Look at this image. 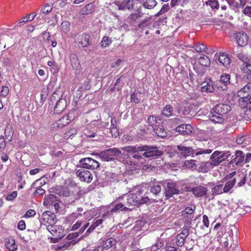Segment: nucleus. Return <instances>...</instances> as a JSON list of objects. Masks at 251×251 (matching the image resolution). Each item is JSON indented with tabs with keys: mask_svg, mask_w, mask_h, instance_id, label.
I'll return each mask as SVG.
<instances>
[{
	"mask_svg": "<svg viewBox=\"0 0 251 251\" xmlns=\"http://www.w3.org/2000/svg\"><path fill=\"white\" fill-rule=\"evenodd\" d=\"M230 110V106L228 104L223 103L217 104L211 110L209 120L215 123H222L224 122V115Z\"/></svg>",
	"mask_w": 251,
	"mask_h": 251,
	"instance_id": "f257e3e1",
	"label": "nucleus"
},
{
	"mask_svg": "<svg viewBox=\"0 0 251 251\" xmlns=\"http://www.w3.org/2000/svg\"><path fill=\"white\" fill-rule=\"evenodd\" d=\"M177 149L180 151L179 154L183 156L202 155V157L204 156L205 154H209L212 152L210 149H197L195 150L191 147H186L182 145L177 146Z\"/></svg>",
	"mask_w": 251,
	"mask_h": 251,
	"instance_id": "f03ea898",
	"label": "nucleus"
},
{
	"mask_svg": "<svg viewBox=\"0 0 251 251\" xmlns=\"http://www.w3.org/2000/svg\"><path fill=\"white\" fill-rule=\"evenodd\" d=\"M230 154L228 151L225 152L223 151H215L210 156V161L205 163L206 167L215 166L220 164L223 161L229 156ZM213 167H211L212 168Z\"/></svg>",
	"mask_w": 251,
	"mask_h": 251,
	"instance_id": "7ed1b4c3",
	"label": "nucleus"
},
{
	"mask_svg": "<svg viewBox=\"0 0 251 251\" xmlns=\"http://www.w3.org/2000/svg\"><path fill=\"white\" fill-rule=\"evenodd\" d=\"M164 194L167 199H169L174 195L179 194V187L178 184L172 180H166L163 182Z\"/></svg>",
	"mask_w": 251,
	"mask_h": 251,
	"instance_id": "20e7f679",
	"label": "nucleus"
},
{
	"mask_svg": "<svg viewBox=\"0 0 251 251\" xmlns=\"http://www.w3.org/2000/svg\"><path fill=\"white\" fill-rule=\"evenodd\" d=\"M121 154V151L120 150L114 148L100 152L99 156L103 161H109L112 160L115 157H118Z\"/></svg>",
	"mask_w": 251,
	"mask_h": 251,
	"instance_id": "39448f33",
	"label": "nucleus"
},
{
	"mask_svg": "<svg viewBox=\"0 0 251 251\" xmlns=\"http://www.w3.org/2000/svg\"><path fill=\"white\" fill-rule=\"evenodd\" d=\"M141 151H144L143 156L146 158L158 157L163 154V151L154 146H142Z\"/></svg>",
	"mask_w": 251,
	"mask_h": 251,
	"instance_id": "423d86ee",
	"label": "nucleus"
},
{
	"mask_svg": "<svg viewBox=\"0 0 251 251\" xmlns=\"http://www.w3.org/2000/svg\"><path fill=\"white\" fill-rule=\"evenodd\" d=\"M127 200V202L129 203V206L131 205H138L150 201V199L148 197H138L137 194L132 193L127 195H126Z\"/></svg>",
	"mask_w": 251,
	"mask_h": 251,
	"instance_id": "0eeeda50",
	"label": "nucleus"
},
{
	"mask_svg": "<svg viewBox=\"0 0 251 251\" xmlns=\"http://www.w3.org/2000/svg\"><path fill=\"white\" fill-rule=\"evenodd\" d=\"M235 174L236 172H233L222 179V182L224 183L226 181L225 184H223V190L225 191V193L228 192L235 184L237 181V178L236 177L233 178V176Z\"/></svg>",
	"mask_w": 251,
	"mask_h": 251,
	"instance_id": "6e6552de",
	"label": "nucleus"
},
{
	"mask_svg": "<svg viewBox=\"0 0 251 251\" xmlns=\"http://www.w3.org/2000/svg\"><path fill=\"white\" fill-rule=\"evenodd\" d=\"M82 168L88 169H97L100 167L99 162L90 157L84 158L79 160Z\"/></svg>",
	"mask_w": 251,
	"mask_h": 251,
	"instance_id": "1a4fd4ad",
	"label": "nucleus"
},
{
	"mask_svg": "<svg viewBox=\"0 0 251 251\" xmlns=\"http://www.w3.org/2000/svg\"><path fill=\"white\" fill-rule=\"evenodd\" d=\"M75 174L81 181L90 183L92 180L93 176L91 173L84 168L81 167L77 170Z\"/></svg>",
	"mask_w": 251,
	"mask_h": 251,
	"instance_id": "9d476101",
	"label": "nucleus"
},
{
	"mask_svg": "<svg viewBox=\"0 0 251 251\" xmlns=\"http://www.w3.org/2000/svg\"><path fill=\"white\" fill-rule=\"evenodd\" d=\"M214 59L216 61H218L220 63L227 67L230 63V60L228 56L224 53H220L219 54H215L214 55Z\"/></svg>",
	"mask_w": 251,
	"mask_h": 251,
	"instance_id": "9b49d317",
	"label": "nucleus"
},
{
	"mask_svg": "<svg viewBox=\"0 0 251 251\" xmlns=\"http://www.w3.org/2000/svg\"><path fill=\"white\" fill-rule=\"evenodd\" d=\"M136 0H125L122 3L118 2L115 4V8L119 10H124L126 9L130 10L133 8Z\"/></svg>",
	"mask_w": 251,
	"mask_h": 251,
	"instance_id": "f8f14e48",
	"label": "nucleus"
},
{
	"mask_svg": "<svg viewBox=\"0 0 251 251\" xmlns=\"http://www.w3.org/2000/svg\"><path fill=\"white\" fill-rule=\"evenodd\" d=\"M251 94V84L248 83L237 93L238 97L241 100H245Z\"/></svg>",
	"mask_w": 251,
	"mask_h": 251,
	"instance_id": "ddd939ff",
	"label": "nucleus"
},
{
	"mask_svg": "<svg viewBox=\"0 0 251 251\" xmlns=\"http://www.w3.org/2000/svg\"><path fill=\"white\" fill-rule=\"evenodd\" d=\"M235 38L237 43L239 46L243 47L248 43V38L247 34L245 32H238L235 34Z\"/></svg>",
	"mask_w": 251,
	"mask_h": 251,
	"instance_id": "4468645a",
	"label": "nucleus"
},
{
	"mask_svg": "<svg viewBox=\"0 0 251 251\" xmlns=\"http://www.w3.org/2000/svg\"><path fill=\"white\" fill-rule=\"evenodd\" d=\"M245 154L241 151H236L235 154L232 156V159L230 161V164H235L239 165L244 162Z\"/></svg>",
	"mask_w": 251,
	"mask_h": 251,
	"instance_id": "2eb2a0df",
	"label": "nucleus"
},
{
	"mask_svg": "<svg viewBox=\"0 0 251 251\" xmlns=\"http://www.w3.org/2000/svg\"><path fill=\"white\" fill-rule=\"evenodd\" d=\"M176 130L183 135H189L192 133L193 127L189 124H181L176 127Z\"/></svg>",
	"mask_w": 251,
	"mask_h": 251,
	"instance_id": "dca6fc26",
	"label": "nucleus"
},
{
	"mask_svg": "<svg viewBox=\"0 0 251 251\" xmlns=\"http://www.w3.org/2000/svg\"><path fill=\"white\" fill-rule=\"evenodd\" d=\"M55 215L52 212L47 211L44 212L41 217L42 220L49 224H54Z\"/></svg>",
	"mask_w": 251,
	"mask_h": 251,
	"instance_id": "f3484780",
	"label": "nucleus"
},
{
	"mask_svg": "<svg viewBox=\"0 0 251 251\" xmlns=\"http://www.w3.org/2000/svg\"><path fill=\"white\" fill-rule=\"evenodd\" d=\"M192 192L196 197H202L206 195L207 192V189L203 186L199 185L193 188Z\"/></svg>",
	"mask_w": 251,
	"mask_h": 251,
	"instance_id": "a211bd4d",
	"label": "nucleus"
},
{
	"mask_svg": "<svg viewBox=\"0 0 251 251\" xmlns=\"http://www.w3.org/2000/svg\"><path fill=\"white\" fill-rule=\"evenodd\" d=\"M70 122L68 116H64L56 121L53 124V127L61 129L67 125Z\"/></svg>",
	"mask_w": 251,
	"mask_h": 251,
	"instance_id": "6ab92c4d",
	"label": "nucleus"
},
{
	"mask_svg": "<svg viewBox=\"0 0 251 251\" xmlns=\"http://www.w3.org/2000/svg\"><path fill=\"white\" fill-rule=\"evenodd\" d=\"M70 61L74 69L77 70L80 66V63L75 53H72L70 55Z\"/></svg>",
	"mask_w": 251,
	"mask_h": 251,
	"instance_id": "aec40b11",
	"label": "nucleus"
},
{
	"mask_svg": "<svg viewBox=\"0 0 251 251\" xmlns=\"http://www.w3.org/2000/svg\"><path fill=\"white\" fill-rule=\"evenodd\" d=\"M89 38L90 36L86 34H83V35L79 36L78 38V46L82 48L87 47L89 45Z\"/></svg>",
	"mask_w": 251,
	"mask_h": 251,
	"instance_id": "412c9836",
	"label": "nucleus"
},
{
	"mask_svg": "<svg viewBox=\"0 0 251 251\" xmlns=\"http://www.w3.org/2000/svg\"><path fill=\"white\" fill-rule=\"evenodd\" d=\"M142 146H127L122 148V150L128 153H135L141 151Z\"/></svg>",
	"mask_w": 251,
	"mask_h": 251,
	"instance_id": "4be33fe9",
	"label": "nucleus"
},
{
	"mask_svg": "<svg viewBox=\"0 0 251 251\" xmlns=\"http://www.w3.org/2000/svg\"><path fill=\"white\" fill-rule=\"evenodd\" d=\"M5 245L7 249L10 251H14L17 249V246L15 244L14 239L9 238L6 239Z\"/></svg>",
	"mask_w": 251,
	"mask_h": 251,
	"instance_id": "5701e85b",
	"label": "nucleus"
},
{
	"mask_svg": "<svg viewBox=\"0 0 251 251\" xmlns=\"http://www.w3.org/2000/svg\"><path fill=\"white\" fill-rule=\"evenodd\" d=\"M47 181V178L43 176L40 178L37 179L32 184V187L33 188H39L42 187L43 185L46 184Z\"/></svg>",
	"mask_w": 251,
	"mask_h": 251,
	"instance_id": "b1692460",
	"label": "nucleus"
},
{
	"mask_svg": "<svg viewBox=\"0 0 251 251\" xmlns=\"http://www.w3.org/2000/svg\"><path fill=\"white\" fill-rule=\"evenodd\" d=\"M236 53V51L233 50V53L236 55L240 60L244 62L245 64L251 60V55H248L244 52L239 53Z\"/></svg>",
	"mask_w": 251,
	"mask_h": 251,
	"instance_id": "393cba45",
	"label": "nucleus"
},
{
	"mask_svg": "<svg viewBox=\"0 0 251 251\" xmlns=\"http://www.w3.org/2000/svg\"><path fill=\"white\" fill-rule=\"evenodd\" d=\"M214 91V87L213 86V82L212 81L209 80L206 82L205 85L201 87V91L202 92L212 93Z\"/></svg>",
	"mask_w": 251,
	"mask_h": 251,
	"instance_id": "a878e982",
	"label": "nucleus"
},
{
	"mask_svg": "<svg viewBox=\"0 0 251 251\" xmlns=\"http://www.w3.org/2000/svg\"><path fill=\"white\" fill-rule=\"evenodd\" d=\"M211 193L213 196L225 193V191L223 190V184H218L214 186L211 189Z\"/></svg>",
	"mask_w": 251,
	"mask_h": 251,
	"instance_id": "bb28decb",
	"label": "nucleus"
},
{
	"mask_svg": "<svg viewBox=\"0 0 251 251\" xmlns=\"http://www.w3.org/2000/svg\"><path fill=\"white\" fill-rule=\"evenodd\" d=\"M94 11V5L92 3H89L83 7L80 10V13L82 15H88Z\"/></svg>",
	"mask_w": 251,
	"mask_h": 251,
	"instance_id": "cd10ccee",
	"label": "nucleus"
},
{
	"mask_svg": "<svg viewBox=\"0 0 251 251\" xmlns=\"http://www.w3.org/2000/svg\"><path fill=\"white\" fill-rule=\"evenodd\" d=\"M116 244V240L113 238H108L106 239L102 245V248L104 249H108L112 247Z\"/></svg>",
	"mask_w": 251,
	"mask_h": 251,
	"instance_id": "c85d7f7f",
	"label": "nucleus"
},
{
	"mask_svg": "<svg viewBox=\"0 0 251 251\" xmlns=\"http://www.w3.org/2000/svg\"><path fill=\"white\" fill-rule=\"evenodd\" d=\"M142 4L145 8L151 9L156 5V2L155 0H143Z\"/></svg>",
	"mask_w": 251,
	"mask_h": 251,
	"instance_id": "c756f323",
	"label": "nucleus"
},
{
	"mask_svg": "<svg viewBox=\"0 0 251 251\" xmlns=\"http://www.w3.org/2000/svg\"><path fill=\"white\" fill-rule=\"evenodd\" d=\"M199 63L202 66L208 67L210 64V60L208 57L205 55L198 58Z\"/></svg>",
	"mask_w": 251,
	"mask_h": 251,
	"instance_id": "7c9ffc66",
	"label": "nucleus"
},
{
	"mask_svg": "<svg viewBox=\"0 0 251 251\" xmlns=\"http://www.w3.org/2000/svg\"><path fill=\"white\" fill-rule=\"evenodd\" d=\"M154 131L155 134L161 138L165 137L167 136V132L163 127H158L157 128H154Z\"/></svg>",
	"mask_w": 251,
	"mask_h": 251,
	"instance_id": "2f4dec72",
	"label": "nucleus"
},
{
	"mask_svg": "<svg viewBox=\"0 0 251 251\" xmlns=\"http://www.w3.org/2000/svg\"><path fill=\"white\" fill-rule=\"evenodd\" d=\"M220 83H223L227 87L230 84V75L227 74H224L221 75Z\"/></svg>",
	"mask_w": 251,
	"mask_h": 251,
	"instance_id": "473e14b6",
	"label": "nucleus"
},
{
	"mask_svg": "<svg viewBox=\"0 0 251 251\" xmlns=\"http://www.w3.org/2000/svg\"><path fill=\"white\" fill-rule=\"evenodd\" d=\"M162 112L166 117H170L172 115L173 108L170 105H167L164 107Z\"/></svg>",
	"mask_w": 251,
	"mask_h": 251,
	"instance_id": "72a5a7b5",
	"label": "nucleus"
},
{
	"mask_svg": "<svg viewBox=\"0 0 251 251\" xmlns=\"http://www.w3.org/2000/svg\"><path fill=\"white\" fill-rule=\"evenodd\" d=\"M36 16L34 13H31L27 15L26 16L23 17L20 20L19 24L25 23L28 21H30L33 20Z\"/></svg>",
	"mask_w": 251,
	"mask_h": 251,
	"instance_id": "f704fd0d",
	"label": "nucleus"
},
{
	"mask_svg": "<svg viewBox=\"0 0 251 251\" xmlns=\"http://www.w3.org/2000/svg\"><path fill=\"white\" fill-rule=\"evenodd\" d=\"M81 213L73 212L67 217V220L69 223L74 222L79 216H81Z\"/></svg>",
	"mask_w": 251,
	"mask_h": 251,
	"instance_id": "c9c22d12",
	"label": "nucleus"
},
{
	"mask_svg": "<svg viewBox=\"0 0 251 251\" xmlns=\"http://www.w3.org/2000/svg\"><path fill=\"white\" fill-rule=\"evenodd\" d=\"M121 210V211H124L126 210V207H124L123 204L121 203L120 202L119 203L116 204L110 210V212L113 213V212H117V211Z\"/></svg>",
	"mask_w": 251,
	"mask_h": 251,
	"instance_id": "e433bc0d",
	"label": "nucleus"
},
{
	"mask_svg": "<svg viewBox=\"0 0 251 251\" xmlns=\"http://www.w3.org/2000/svg\"><path fill=\"white\" fill-rule=\"evenodd\" d=\"M161 190V188L159 184H154L153 186H151L150 189L151 193L155 195H158L160 193Z\"/></svg>",
	"mask_w": 251,
	"mask_h": 251,
	"instance_id": "4c0bfd02",
	"label": "nucleus"
},
{
	"mask_svg": "<svg viewBox=\"0 0 251 251\" xmlns=\"http://www.w3.org/2000/svg\"><path fill=\"white\" fill-rule=\"evenodd\" d=\"M195 161L194 160H187L184 162V165L188 168L195 170L197 168Z\"/></svg>",
	"mask_w": 251,
	"mask_h": 251,
	"instance_id": "58836bf2",
	"label": "nucleus"
},
{
	"mask_svg": "<svg viewBox=\"0 0 251 251\" xmlns=\"http://www.w3.org/2000/svg\"><path fill=\"white\" fill-rule=\"evenodd\" d=\"M194 48L197 52H204L206 51L207 50L206 46L203 44L196 45L194 47Z\"/></svg>",
	"mask_w": 251,
	"mask_h": 251,
	"instance_id": "ea45409f",
	"label": "nucleus"
},
{
	"mask_svg": "<svg viewBox=\"0 0 251 251\" xmlns=\"http://www.w3.org/2000/svg\"><path fill=\"white\" fill-rule=\"evenodd\" d=\"M111 41L110 39L107 36H104L100 42V45L102 48H106L109 46Z\"/></svg>",
	"mask_w": 251,
	"mask_h": 251,
	"instance_id": "a19ab883",
	"label": "nucleus"
},
{
	"mask_svg": "<svg viewBox=\"0 0 251 251\" xmlns=\"http://www.w3.org/2000/svg\"><path fill=\"white\" fill-rule=\"evenodd\" d=\"M51 5L49 4H46L45 6L41 10L40 14H47L50 12L52 10Z\"/></svg>",
	"mask_w": 251,
	"mask_h": 251,
	"instance_id": "79ce46f5",
	"label": "nucleus"
},
{
	"mask_svg": "<svg viewBox=\"0 0 251 251\" xmlns=\"http://www.w3.org/2000/svg\"><path fill=\"white\" fill-rule=\"evenodd\" d=\"M142 16V14L140 13L137 12L135 13H133L130 15V16L128 17V20L130 22H135L137 20L139 19Z\"/></svg>",
	"mask_w": 251,
	"mask_h": 251,
	"instance_id": "37998d69",
	"label": "nucleus"
},
{
	"mask_svg": "<svg viewBox=\"0 0 251 251\" xmlns=\"http://www.w3.org/2000/svg\"><path fill=\"white\" fill-rule=\"evenodd\" d=\"M119 201L121 203L123 204L124 207H126V210L129 208V204L128 202H127V200L126 195L123 196L122 198H119Z\"/></svg>",
	"mask_w": 251,
	"mask_h": 251,
	"instance_id": "c03bdc74",
	"label": "nucleus"
},
{
	"mask_svg": "<svg viewBox=\"0 0 251 251\" xmlns=\"http://www.w3.org/2000/svg\"><path fill=\"white\" fill-rule=\"evenodd\" d=\"M62 31L67 33L70 31V23L67 21H64L61 24Z\"/></svg>",
	"mask_w": 251,
	"mask_h": 251,
	"instance_id": "a18cd8bd",
	"label": "nucleus"
},
{
	"mask_svg": "<svg viewBox=\"0 0 251 251\" xmlns=\"http://www.w3.org/2000/svg\"><path fill=\"white\" fill-rule=\"evenodd\" d=\"M206 4L207 5H210L212 8L218 9L219 8V2L216 0H208Z\"/></svg>",
	"mask_w": 251,
	"mask_h": 251,
	"instance_id": "49530a36",
	"label": "nucleus"
},
{
	"mask_svg": "<svg viewBox=\"0 0 251 251\" xmlns=\"http://www.w3.org/2000/svg\"><path fill=\"white\" fill-rule=\"evenodd\" d=\"M240 104L242 105V103H245L246 107L251 109V96H250L248 98H246L245 100H240Z\"/></svg>",
	"mask_w": 251,
	"mask_h": 251,
	"instance_id": "de8ad7c7",
	"label": "nucleus"
},
{
	"mask_svg": "<svg viewBox=\"0 0 251 251\" xmlns=\"http://www.w3.org/2000/svg\"><path fill=\"white\" fill-rule=\"evenodd\" d=\"M195 209L196 206L195 205H191L186 207L183 212L186 214H191L195 211Z\"/></svg>",
	"mask_w": 251,
	"mask_h": 251,
	"instance_id": "09e8293b",
	"label": "nucleus"
},
{
	"mask_svg": "<svg viewBox=\"0 0 251 251\" xmlns=\"http://www.w3.org/2000/svg\"><path fill=\"white\" fill-rule=\"evenodd\" d=\"M36 214V212L33 209H29L27 210L25 215L23 216V218H29L33 217Z\"/></svg>",
	"mask_w": 251,
	"mask_h": 251,
	"instance_id": "8fccbe9b",
	"label": "nucleus"
},
{
	"mask_svg": "<svg viewBox=\"0 0 251 251\" xmlns=\"http://www.w3.org/2000/svg\"><path fill=\"white\" fill-rule=\"evenodd\" d=\"M244 73L251 75V60L246 63L245 67L243 68Z\"/></svg>",
	"mask_w": 251,
	"mask_h": 251,
	"instance_id": "3c124183",
	"label": "nucleus"
},
{
	"mask_svg": "<svg viewBox=\"0 0 251 251\" xmlns=\"http://www.w3.org/2000/svg\"><path fill=\"white\" fill-rule=\"evenodd\" d=\"M148 122L149 125L154 128L153 126L157 122L156 117L153 115H151L148 117Z\"/></svg>",
	"mask_w": 251,
	"mask_h": 251,
	"instance_id": "603ef678",
	"label": "nucleus"
},
{
	"mask_svg": "<svg viewBox=\"0 0 251 251\" xmlns=\"http://www.w3.org/2000/svg\"><path fill=\"white\" fill-rule=\"evenodd\" d=\"M1 62L3 63V65L4 67H9L11 66L10 60L7 57H3L2 58Z\"/></svg>",
	"mask_w": 251,
	"mask_h": 251,
	"instance_id": "864d4df0",
	"label": "nucleus"
},
{
	"mask_svg": "<svg viewBox=\"0 0 251 251\" xmlns=\"http://www.w3.org/2000/svg\"><path fill=\"white\" fill-rule=\"evenodd\" d=\"M228 240L226 239L222 243V251H229L231 248V245L228 246Z\"/></svg>",
	"mask_w": 251,
	"mask_h": 251,
	"instance_id": "5fc2aeb1",
	"label": "nucleus"
},
{
	"mask_svg": "<svg viewBox=\"0 0 251 251\" xmlns=\"http://www.w3.org/2000/svg\"><path fill=\"white\" fill-rule=\"evenodd\" d=\"M17 196V192L16 191L8 194L6 197V200L7 201H12Z\"/></svg>",
	"mask_w": 251,
	"mask_h": 251,
	"instance_id": "6e6d98bb",
	"label": "nucleus"
},
{
	"mask_svg": "<svg viewBox=\"0 0 251 251\" xmlns=\"http://www.w3.org/2000/svg\"><path fill=\"white\" fill-rule=\"evenodd\" d=\"M36 190L34 193V195L35 197H38L40 196L43 195L45 191L44 189L41 188V187H39V188H35Z\"/></svg>",
	"mask_w": 251,
	"mask_h": 251,
	"instance_id": "4d7b16f0",
	"label": "nucleus"
},
{
	"mask_svg": "<svg viewBox=\"0 0 251 251\" xmlns=\"http://www.w3.org/2000/svg\"><path fill=\"white\" fill-rule=\"evenodd\" d=\"M221 1H226L232 8L236 7L238 6V2H236L235 0H221Z\"/></svg>",
	"mask_w": 251,
	"mask_h": 251,
	"instance_id": "13d9d810",
	"label": "nucleus"
},
{
	"mask_svg": "<svg viewBox=\"0 0 251 251\" xmlns=\"http://www.w3.org/2000/svg\"><path fill=\"white\" fill-rule=\"evenodd\" d=\"M185 240L180 236L177 235L176 237V243L179 247H182L184 243Z\"/></svg>",
	"mask_w": 251,
	"mask_h": 251,
	"instance_id": "bf43d9fd",
	"label": "nucleus"
},
{
	"mask_svg": "<svg viewBox=\"0 0 251 251\" xmlns=\"http://www.w3.org/2000/svg\"><path fill=\"white\" fill-rule=\"evenodd\" d=\"M216 86L219 90L226 91L227 90V87L223 83H220V81H217Z\"/></svg>",
	"mask_w": 251,
	"mask_h": 251,
	"instance_id": "052dcab7",
	"label": "nucleus"
},
{
	"mask_svg": "<svg viewBox=\"0 0 251 251\" xmlns=\"http://www.w3.org/2000/svg\"><path fill=\"white\" fill-rule=\"evenodd\" d=\"M83 215L84 216L86 219H88L89 220L93 218L94 217L93 212L91 211H87L84 212L83 213Z\"/></svg>",
	"mask_w": 251,
	"mask_h": 251,
	"instance_id": "680f3d73",
	"label": "nucleus"
},
{
	"mask_svg": "<svg viewBox=\"0 0 251 251\" xmlns=\"http://www.w3.org/2000/svg\"><path fill=\"white\" fill-rule=\"evenodd\" d=\"M189 235V230L187 229H184L182 230L181 233H180L178 235V236H180L183 239L185 240V239Z\"/></svg>",
	"mask_w": 251,
	"mask_h": 251,
	"instance_id": "e2e57ef3",
	"label": "nucleus"
},
{
	"mask_svg": "<svg viewBox=\"0 0 251 251\" xmlns=\"http://www.w3.org/2000/svg\"><path fill=\"white\" fill-rule=\"evenodd\" d=\"M6 143L3 136H0V152L2 151L5 148Z\"/></svg>",
	"mask_w": 251,
	"mask_h": 251,
	"instance_id": "0e129e2a",
	"label": "nucleus"
},
{
	"mask_svg": "<svg viewBox=\"0 0 251 251\" xmlns=\"http://www.w3.org/2000/svg\"><path fill=\"white\" fill-rule=\"evenodd\" d=\"M9 93V88L7 86H3L0 91V95L5 97Z\"/></svg>",
	"mask_w": 251,
	"mask_h": 251,
	"instance_id": "69168bd1",
	"label": "nucleus"
},
{
	"mask_svg": "<svg viewBox=\"0 0 251 251\" xmlns=\"http://www.w3.org/2000/svg\"><path fill=\"white\" fill-rule=\"evenodd\" d=\"M77 130L75 128H71L66 134V137H70L73 135L76 134Z\"/></svg>",
	"mask_w": 251,
	"mask_h": 251,
	"instance_id": "338daca9",
	"label": "nucleus"
},
{
	"mask_svg": "<svg viewBox=\"0 0 251 251\" xmlns=\"http://www.w3.org/2000/svg\"><path fill=\"white\" fill-rule=\"evenodd\" d=\"M243 13L244 14L251 17V6H246L243 10Z\"/></svg>",
	"mask_w": 251,
	"mask_h": 251,
	"instance_id": "774afa93",
	"label": "nucleus"
}]
</instances>
